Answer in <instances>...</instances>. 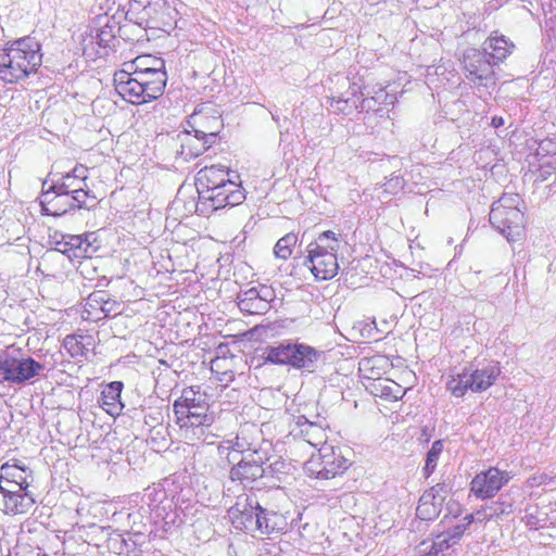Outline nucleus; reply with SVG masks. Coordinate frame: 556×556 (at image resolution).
<instances>
[{
	"label": "nucleus",
	"instance_id": "nucleus-1",
	"mask_svg": "<svg viewBox=\"0 0 556 556\" xmlns=\"http://www.w3.org/2000/svg\"><path fill=\"white\" fill-rule=\"evenodd\" d=\"M132 73L119 71L114 74L116 92L132 104L156 100L164 93L167 81L165 62L152 55L138 56Z\"/></svg>",
	"mask_w": 556,
	"mask_h": 556
},
{
	"label": "nucleus",
	"instance_id": "nucleus-2",
	"mask_svg": "<svg viewBox=\"0 0 556 556\" xmlns=\"http://www.w3.org/2000/svg\"><path fill=\"white\" fill-rule=\"evenodd\" d=\"M41 62L40 43L30 36L20 38L0 52V78L16 83L36 72Z\"/></svg>",
	"mask_w": 556,
	"mask_h": 556
},
{
	"label": "nucleus",
	"instance_id": "nucleus-3",
	"mask_svg": "<svg viewBox=\"0 0 556 556\" xmlns=\"http://www.w3.org/2000/svg\"><path fill=\"white\" fill-rule=\"evenodd\" d=\"M324 351L306 343L283 341L278 345H269L264 350V359L275 365H288L303 372L317 371L324 362Z\"/></svg>",
	"mask_w": 556,
	"mask_h": 556
},
{
	"label": "nucleus",
	"instance_id": "nucleus-4",
	"mask_svg": "<svg viewBox=\"0 0 556 556\" xmlns=\"http://www.w3.org/2000/svg\"><path fill=\"white\" fill-rule=\"evenodd\" d=\"M519 195L504 194L492 204L489 220L510 243L522 239L525 235V215L518 207Z\"/></svg>",
	"mask_w": 556,
	"mask_h": 556
},
{
	"label": "nucleus",
	"instance_id": "nucleus-5",
	"mask_svg": "<svg viewBox=\"0 0 556 556\" xmlns=\"http://www.w3.org/2000/svg\"><path fill=\"white\" fill-rule=\"evenodd\" d=\"M500 375L498 363L489 362L476 369H464L462 374L447 381L446 388L457 397L464 396L468 390L483 392L495 383Z\"/></svg>",
	"mask_w": 556,
	"mask_h": 556
},
{
	"label": "nucleus",
	"instance_id": "nucleus-6",
	"mask_svg": "<svg viewBox=\"0 0 556 556\" xmlns=\"http://www.w3.org/2000/svg\"><path fill=\"white\" fill-rule=\"evenodd\" d=\"M43 369V364L21 349L9 348L0 354V372L7 382L23 384L40 375Z\"/></svg>",
	"mask_w": 556,
	"mask_h": 556
},
{
	"label": "nucleus",
	"instance_id": "nucleus-7",
	"mask_svg": "<svg viewBox=\"0 0 556 556\" xmlns=\"http://www.w3.org/2000/svg\"><path fill=\"white\" fill-rule=\"evenodd\" d=\"M244 199L245 194L242 187L233 181L212 190L203 189L198 193V202H191V208H199L200 215H207L228 205H238Z\"/></svg>",
	"mask_w": 556,
	"mask_h": 556
},
{
	"label": "nucleus",
	"instance_id": "nucleus-8",
	"mask_svg": "<svg viewBox=\"0 0 556 556\" xmlns=\"http://www.w3.org/2000/svg\"><path fill=\"white\" fill-rule=\"evenodd\" d=\"M462 65L466 79L476 88L493 89L496 74L493 62L480 49L469 48L463 53Z\"/></svg>",
	"mask_w": 556,
	"mask_h": 556
},
{
	"label": "nucleus",
	"instance_id": "nucleus-9",
	"mask_svg": "<svg viewBox=\"0 0 556 556\" xmlns=\"http://www.w3.org/2000/svg\"><path fill=\"white\" fill-rule=\"evenodd\" d=\"M349 460L337 453L333 446L319 447L318 458H312L306 464V470L317 479H331L349 468Z\"/></svg>",
	"mask_w": 556,
	"mask_h": 556
},
{
	"label": "nucleus",
	"instance_id": "nucleus-10",
	"mask_svg": "<svg viewBox=\"0 0 556 556\" xmlns=\"http://www.w3.org/2000/svg\"><path fill=\"white\" fill-rule=\"evenodd\" d=\"M258 510H262V506L254 494H241L237 497L236 504L228 509V516L236 529L255 535Z\"/></svg>",
	"mask_w": 556,
	"mask_h": 556
},
{
	"label": "nucleus",
	"instance_id": "nucleus-11",
	"mask_svg": "<svg viewBox=\"0 0 556 556\" xmlns=\"http://www.w3.org/2000/svg\"><path fill=\"white\" fill-rule=\"evenodd\" d=\"M265 460H268L266 453L261 450H253L251 453L243 455L237 465L232 466L229 477L232 481H240L247 486L266 473Z\"/></svg>",
	"mask_w": 556,
	"mask_h": 556
},
{
	"label": "nucleus",
	"instance_id": "nucleus-12",
	"mask_svg": "<svg viewBox=\"0 0 556 556\" xmlns=\"http://www.w3.org/2000/svg\"><path fill=\"white\" fill-rule=\"evenodd\" d=\"M507 471L500 470L496 467H490L477 473L470 482V491L477 498L489 500L510 480Z\"/></svg>",
	"mask_w": 556,
	"mask_h": 556
},
{
	"label": "nucleus",
	"instance_id": "nucleus-13",
	"mask_svg": "<svg viewBox=\"0 0 556 556\" xmlns=\"http://www.w3.org/2000/svg\"><path fill=\"white\" fill-rule=\"evenodd\" d=\"M188 127L201 138L216 143L218 134L224 127L223 119L217 111L204 106L195 109L188 117Z\"/></svg>",
	"mask_w": 556,
	"mask_h": 556
},
{
	"label": "nucleus",
	"instance_id": "nucleus-14",
	"mask_svg": "<svg viewBox=\"0 0 556 556\" xmlns=\"http://www.w3.org/2000/svg\"><path fill=\"white\" fill-rule=\"evenodd\" d=\"M307 256L304 262L318 280H329L338 274L339 264L337 254L306 249Z\"/></svg>",
	"mask_w": 556,
	"mask_h": 556
},
{
	"label": "nucleus",
	"instance_id": "nucleus-15",
	"mask_svg": "<svg viewBox=\"0 0 556 556\" xmlns=\"http://www.w3.org/2000/svg\"><path fill=\"white\" fill-rule=\"evenodd\" d=\"M481 51L497 65L504 62L515 50V43L497 30L492 31L483 41Z\"/></svg>",
	"mask_w": 556,
	"mask_h": 556
},
{
	"label": "nucleus",
	"instance_id": "nucleus-16",
	"mask_svg": "<svg viewBox=\"0 0 556 556\" xmlns=\"http://www.w3.org/2000/svg\"><path fill=\"white\" fill-rule=\"evenodd\" d=\"M177 140L180 143V148L177 149L176 152L185 161L198 157L214 144L212 141L198 136V134L193 132L190 128L179 132Z\"/></svg>",
	"mask_w": 556,
	"mask_h": 556
},
{
	"label": "nucleus",
	"instance_id": "nucleus-17",
	"mask_svg": "<svg viewBox=\"0 0 556 556\" xmlns=\"http://www.w3.org/2000/svg\"><path fill=\"white\" fill-rule=\"evenodd\" d=\"M173 412L179 415L190 412H210L206 395L200 392V387L184 389L181 396L173 404Z\"/></svg>",
	"mask_w": 556,
	"mask_h": 556
},
{
	"label": "nucleus",
	"instance_id": "nucleus-18",
	"mask_svg": "<svg viewBox=\"0 0 556 556\" xmlns=\"http://www.w3.org/2000/svg\"><path fill=\"white\" fill-rule=\"evenodd\" d=\"M291 434L318 450L319 447L328 446L326 444L327 435L325 429L304 417L298 420L296 426L291 430Z\"/></svg>",
	"mask_w": 556,
	"mask_h": 556
},
{
	"label": "nucleus",
	"instance_id": "nucleus-19",
	"mask_svg": "<svg viewBox=\"0 0 556 556\" xmlns=\"http://www.w3.org/2000/svg\"><path fill=\"white\" fill-rule=\"evenodd\" d=\"M233 182L229 178V172L222 165L205 166L198 172L195 177L197 192L199 193L203 189H210Z\"/></svg>",
	"mask_w": 556,
	"mask_h": 556
},
{
	"label": "nucleus",
	"instance_id": "nucleus-20",
	"mask_svg": "<svg viewBox=\"0 0 556 556\" xmlns=\"http://www.w3.org/2000/svg\"><path fill=\"white\" fill-rule=\"evenodd\" d=\"M176 417V424L181 429H186V432L190 430L195 435L198 432L203 434V428L210 427L215 421V414L213 412H190L184 415L174 414ZM186 438H189L186 433Z\"/></svg>",
	"mask_w": 556,
	"mask_h": 556
},
{
	"label": "nucleus",
	"instance_id": "nucleus-21",
	"mask_svg": "<svg viewBox=\"0 0 556 556\" xmlns=\"http://www.w3.org/2000/svg\"><path fill=\"white\" fill-rule=\"evenodd\" d=\"M258 514L255 535L280 533L288 526L287 518L280 513L269 510L262 506V510H258Z\"/></svg>",
	"mask_w": 556,
	"mask_h": 556
},
{
	"label": "nucleus",
	"instance_id": "nucleus-22",
	"mask_svg": "<svg viewBox=\"0 0 556 556\" xmlns=\"http://www.w3.org/2000/svg\"><path fill=\"white\" fill-rule=\"evenodd\" d=\"M39 203L42 215L62 216L75 210V206L72 205L71 195H58L49 191H41Z\"/></svg>",
	"mask_w": 556,
	"mask_h": 556
},
{
	"label": "nucleus",
	"instance_id": "nucleus-23",
	"mask_svg": "<svg viewBox=\"0 0 556 556\" xmlns=\"http://www.w3.org/2000/svg\"><path fill=\"white\" fill-rule=\"evenodd\" d=\"M0 492L4 497V507L7 513L13 515L25 514L35 504V500L27 491H24L22 494L18 489H7L0 483Z\"/></svg>",
	"mask_w": 556,
	"mask_h": 556
},
{
	"label": "nucleus",
	"instance_id": "nucleus-24",
	"mask_svg": "<svg viewBox=\"0 0 556 556\" xmlns=\"http://www.w3.org/2000/svg\"><path fill=\"white\" fill-rule=\"evenodd\" d=\"M123 387V382L113 381L104 387L98 399L99 406L111 416L119 415L123 409L121 402Z\"/></svg>",
	"mask_w": 556,
	"mask_h": 556
},
{
	"label": "nucleus",
	"instance_id": "nucleus-25",
	"mask_svg": "<svg viewBox=\"0 0 556 556\" xmlns=\"http://www.w3.org/2000/svg\"><path fill=\"white\" fill-rule=\"evenodd\" d=\"M237 299L240 311L247 314H264L268 311L266 302H263L262 296L256 292V287L241 291Z\"/></svg>",
	"mask_w": 556,
	"mask_h": 556
},
{
	"label": "nucleus",
	"instance_id": "nucleus-26",
	"mask_svg": "<svg viewBox=\"0 0 556 556\" xmlns=\"http://www.w3.org/2000/svg\"><path fill=\"white\" fill-rule=\"evenodd\" d=\"M67 245L68 257H91L98 250V245L86 243V239L83 236L67 235Z\"/></svg>",
	"mask_w": 556,
	"mask_h": 556
},
{
	"label": "nucleus",
	"instance_id": "nucleus-27",
	"mask_svg": "<svg viewBox=\"0 0 556 556\" xmlns=\"http://www.w3.org/2000/svg\"><path fill=\"white\" fill-rule=\"evenodd\" d=\"M340 248V241L331 230L319 233L315 241L308 243L306 249L319 252L337 254Z\"/></svg>",
	"mask_w": 556,
	"mask_h": 556
},
{
	"label": "nucleus",
	"instance_id": "nucleus-28",
	"mask_svg": "<svg viewBox=\"0 0 556 556\" xmlns=\"http://www.w3.org/2000/svg\"><path fill=\"white\" fill-rule=\"evenodd\" d=\"M442 505L430 498L429 494H422L416 508V516L421 520H433L439 517Z\"/></svg>",
	"mask_w": 556,
	"mask_h": 556
},
{
	"label": "nucleus",
	"instance_id": "nucleus-29",
	"mask_svg": "<svg viewBox=\"0 0 556 556\" xmlns=\"http://www.w3.org/2000/svg\"><path fill=\"white\" fill-rule=\"evenodd\" d=\"M1 470L7 475L13 478L12 481L8 480V483H14L17 486L18 491H26L29 486V482L24 476L26 468L24 466L17 465H9L5 464L1 467Z\"/></svg>",
	"mask_w": 556,
	"mask_h": 556
},
{
	"label": "nucleus",
	"instance_id": "nucleus-30",
	"mask_svg": "<svg viewBox=\"0 0 556 556\" xmlns=\"http://www.w3.org/2000/svg\"><path fill=\"white\" fill-rule=\"evenodd\" d=\"M298 243V236L293 232H289L280 238L275 248L274 253L276 257L281 260H288L292 254V248Z\"/></svg>",
	"mask_w": 556,
	"mask_h": 556
},
{
	"label": "nucleus",
	"instance_id": "nucleus-31",
	"mask_svg": "<svg viewBox=\"0 0 556 556\" xmlns=\"http://www.w3.org/2000/svg\"><path fill=\"white\" fill-rule=\"evenodd\" d=\"M442 451H443V441L442 440L434 441L432 443L430 450L427 453L426 464L422 469L426 478H428L434 471Z\"/></svg>",
	"mask_w": 556,
	"mask_h": 556
},
{
	"label": "nucleus",
	"instance_id": "nucleus-32",
	"mask_svg": "<svg viewBox=\"0 0 556 556\" xmlns=\"http://www.w3.org/2000/svg\"><path fill=\"white\" fill-rule=\"evenodd\" d=\"M531 166L536 167L533 175L535 176V181L543 182L547 180L551 176L556 173V159H547L541 162L531 163Z\"/></svg>",
	"mask_w": 556,
	"mask_h": 556
},
{
	"label": "nucleus",
	"instance_id": "nucleus-33",
	"mask_svg": "<svg viewBox=\"0 0 556 556\" xmlns=\"http://www.w3.org/2000/svg\"><path fill=\"white\" fill-rule=\"evenodd\" d=\"M115 26H111L109 24H105L101 26L100 28L96 29V34H91L92 40L101 47V48H108L110 47L114 40H115Z\"/></svg>",
	"mask_w": 556,
	"mask_h": 556
},
{
	"label": "nucleus",
	"instance_id": "nucleus-34",
	"mask_svg": "<svg viewBox=\"0 0 556 556\" xmlns=\"http://www.w3.org/2000/svg\"><path fill=\"white\" fill-rule=\"evenodd\" d=\"M232 442V447L235 451L241 453V454H249L253 450H257L255 447V444L251 441H249V430L248 429H241Z\"/></svg>",
	"mask_w": 556,
	"mask_h": 556
},
{
	"label": "nucleus",
	"instance_id": "nucleus-35",
	"mask_svg": "<svg viewBox=\"0 0 556 556\" xmlns=\"http://www.w3.org/2000/svg\"><path fill=\"white\" fill-rule=\"evenodd\" d=\"M534 159L536 162L556 159V143L551 139L540 141L534 153Z\"/></svg>",
	"mask_w": 556,
	"mask_h": 556
},
{
	"label": "nucleus",
	"instance_id": "nucleus-36",
	"mask_svg": "<svg viewBox=\"0 0 556 556\" xmlns=\"http://www.w3.org/2000/svg\"><path fill=\"white\" fill-rule=\"evenodd\" d=\"M68 180H71V177L63 175L61 179L48 185V180L46 179L42 182V191L53 192L58 195H71V191H68Z\"/></svg>",
	"mask_w": 556,
	"mask_h": 556
},
{
	"label": "nucleus",
	"instance_id": "nucleus-37",
	"mask_svg": "<svg viewBox=\"0 0 556 556\" xmlns=\"http://www.w3.org/2000/svg\"><path fill=\"white\" fill-rule=\"evenodd\" d=\"M404 179L400 174L393 173L391 177L381 186L387 194H396L404 188Z\"/></svg>",
	"mask_w": 556,
	"mask_h": 556
},
{
	"label": "nucleus",
	"instance_id": "nucleus-38",
	"mask_svg": "<svg viewBox=\"0 0 556 556\" xmlns=\"http://www.w3.org/2000/svg\"><path fill=\"white\" fill-rule=\"evenodd\" d=\"M450 491L451 488L446 483H437L424 493L429 494L430 498L437 502V504L443 505Z\"/></svg>",
	"mask_w": 556,
	"mask_h": 556
},
{
	"label": "nucleus",
	"instance_id": "nucleus-39",
	"mask_svg": "<svg viewBox=\"0 0 556 556\" xmlns=\"http://www.w3.org/2000/svg\"><path fill=\"white\" fill-rule=\"evenodd\" d=\"M522 520L527 526L538 528L542 526V522L545 521V518H541L538 506H528L525 509V516Z\"/></svg>",
	"mask_w": 556,
	"mask_h": 556
},
{
	"label": "nucleus",
	"instance_id": "nucleus-40",
	"mask_svg": "<svg viewBox=\"0 0 556 556\" xmlns=\"http://www.w3.org/2000/svg\"><path fill=\"white\" fill-rule=\"evenodd\" d=\"M85 187L86 186L78 184L77 189L71 194L72 205L75 206V210L88 207L86 199L89 197V192L85 190Z\"/></svg>",
	"mask_w": 556,
	"mask_h": 556
},
{
	"label": "nucleus",
	"instance_id": "nucleus-41",
	"mask_svg": "<svg viewBox=\"0 0 556 556\" xmlns=\"http://www.w3.org/2000/svg\"><path fill=\"white\" fill-rule=\"evenodd\" d=\"M488 509L494 515V518H498L502 515H509L513 511V505L509 502L497 501L486 506Z\"/></svg>",
	"mask_w": 556,
	"mask_h": 556
},
{
	"label": "nucleus",
	"instance_id": "nucleus-42",
	"mask_svg": "<svg viewBox=\"0 0 556 556\" xmlns=\"http://www.w3.org/2000/svg\"><path fill=\"white\" fill-rule=\"evenodd\" d=\"M191 202H197V201L194 200V198H191L189 201L184 200L181 197V191H179L178 195L176 197V199L173 202V205H174L175 210H178L182 205L187 214H192V213L200 214L199 208H191Z\"/></svg>",
	"mask_w": 556,
	"mask_h": 556
},
{
	"label": "nucleus",
	"instance_id": "nucleus-43",
	"mask_svg": "<svg viewBox=\"0 0 556 556\" xmlns=\"http://www.w3.org/2000/svg\"><path fill=\"white\" fill-rule=\"evenodd\" d=\"M87 167L79 165L75 166L71 173H67L65 176H70L71 180H77L80 186H87Z\"/></svg>",
	"mask_w": 556,
	"mask_h": 556
},
{
	"label": "nucleus",
	"instance_id": "nucleus-44",
	"mask_svg": "<svg viewBox=\"0 0 556 556\" xmlns=\"http://www.w3.org/2000/svg\"><path fill=\"white\" fill-rule=\"evenodd\" d=\"M93 302L94 303H103V305L100 307L101 312L104 313V316H108L111 308L106 307L108 304H110L108 301H104L103 300V294L101 293H93L91 294L89 298H88V301H87V305H89L90 307H94L93 306Z\"/></svg>",
	"mask_w": 556,
	"mask_h": 556
},
{
	"label": "nucleus",
	"instance_id": "nucleus-45",
	"mask_svg": "<svg viewBox=\"0 0 556 556\" xmlns=\"http://www.w3.org/2000/svg\"><path fill=\"white\" fill-rule=\"evenodd\" d=\"M256 292L260 293V295L262 296V301L266 302L267 309H269L270 308V302L275 298L274 290L270 287H267V286L263 285V286L256 287Z\"/></svg>",
	"mask_w": 556,
	"mask_h": 556
},
{
	"label": "nucleus",
	"instance_id": "nucleus-46",
	"mask_svg": "<svg viewBox=\"0 0 556 556\" xmlns=\"http://www.w3.org/2000/svg\"><path fill=\"white\" fill-rule=\"evenodd\" d=\"M467 530V525H456L447 532V541H451L453 544L456 543Z\"/></svg>",
	"mask_w": 556,
	"mask_h": 556
},
{
	"label": "nucleus",
	"instance_id": "nucleus-47",
	"mask_svg": "<svg viewBox=\"0 0 556 556\" xmlns=\"http://www.w3.org/2000/svg\"><path fill=\"white\" fill-rule=\"evenodd\" d=\"M288 464L282 459H276L274 463H270L266 469V472H270L271 475L285 473Z\"/></svg>",
	"mask_w": 556,
	"mask_h": 556
},
{
	"label": "nucleus",
	"instance_id": "nucleus-48",
	"mask_svg": "<svg viewBox=\"0 0 556 556\" xmlns=\"http://www.w3.org/2000/svg\"><path fill=\"white\" fill-rule=\"evenodd\" d=\"M350 98H343V97H332L331 98V106L336 108L340 112H345L349 108Z\"/></svg>",
	"mask_w": 556,
	"mask_h": 556
},
{
	"label": "nucleus",
	"instance_id": "nucleus-49",
	"mask_svg": "<svg viewBox=\"0 0 556 556\" xmlns=\"http://www.w3.org/2000/svg\"><path fill=\"white\" fill-rule=\"evenodd\" d=\"M476 519L479 522H485L494 519V515L488 509V507H483L476 511Z\"/></svg>",
	"mask_w": 556,
	"mask_h": 556
},
{
	"label": "nucleus",
	"instance_id": "nucleus-50",
	"mask_svg": "<svg viewBox=\"0 0 556 556\" xmlns=\"http://www.w3.org/2000/svg\"><path fill=\"white\" fill-rule=\"evenodd\" d=\"M67 235H63L61 240L55 241V250L67 255Z\"/></svg>",
	"mask_w": 556,
	"mask_h": 556
},
{
	"label": "nucleus",
	"instance_id": "nucleus-51",
	"mask_svg": "<svg viewBox=\"0 0 556 556\" xmlns=\"http://www.w3.org/2000/svg\"><path fill=\"white\" fill-rule=\"evenodd\" d=\"M505 124V121L502 116H494L491 121V125L494 127V128H500L502 127L503 125Z\"/></svg>",
	"mask_w": 556,
	"mask_h": 556
},
{
	"label": "nucleus",
	"instance_id": "nucleus-52",
	"mask_svg": "<svg viewBox=\"0 0 556 556\" xmlns=\"http://www.w3.org/2000/svg\"><path fill=\"white\" fill-rule=\"evenodd\" d=\"M476 519V513L475 514H470V515H467L465 518H464V523L463 525H467V528L469 527V525H471Z\"/></svg>",
	"mask_w": 556,
	"mask_h": 556
},
{
	"label": "nucleus",
	"instance_id": "nucleus-53",
	"mask_svg": "<svg viewBox=\"0 0 556 556\" xmlns=\"http://www.w3.org/2000/svg\"><path fill=\"white\" fill-rule=\"evenodd\" d=\"M77 180H68V191H71V194L74 192L75 189H77Z\"/></svg>",
	"mask_w": 556,
	"mask_h": 556
},
{
	"label": "nucleus",
	"instance_id": "nucleus-54",
	"mask_svg": "<svg viewBox=\"0 0 556 556\" xmlns=\"http://www.w3.org/2000/svg\"><path fill=\"white\" fill-rule=\"evenodd\" d=\"M83 238L86 239V243H92L94 242V238H93V233H87L85 236H83Z\"/></svg>",
	"mask_w": 556,
	"mask_h": 556
},
{
	"label": "nucleus",
	"instance_id": "nucleus-55",
	"mask_svg": "<svg viewBox=\"0 0 556 556\" xmlns=\"http://www.w3.org/2000/svg\"><path fill=\"white\" fill-rule=\"evenodd\" d=\"M396 388H397L396 393L392 394V396H393V399H394V400H397V399H400V397L402 396V395H400V393H401L400 387H399V386H396Z\"/></svg>",
	"mask_w": 556,
	"mask_h": 556
},
{
	"label": "nucleus",
	"instance_id": "nucleus-56",
	"mask_svg": "<svg viewBox=\"0 0 556 556\" xmlns=\"http://www.w3.org/2000/svg\"><path fill=\"white\" fill-rule=\"evenodd\" d=\"M389 389H390V387H384L383 391H382V394L383 395H390Z\"/></svg>",
	"mask_w": 556,
	"mask_h": 556
},
{
	"label": "nucleus",
	"instance_id": "nucleus-57",
	"mask_svg": "<svg viewBox=\"0 0 556 556\" xmlns=\"http://www.w3.org/2000/svg\"><path fill=\"white\" fill-rule=\"evenodd\" d=\"M140 66H142V67L151 66V63H143V64H140Z\"/></svg>",
	"mask_w": 556,
	"mask_h": 556
},
{
	"label": "nucleus",
	"instance_id": "nucleus-58",
	"mask_svg": "<svg viewBox=\"0 0 556 556\" xmlns=\"http://www.w3.org/2000/svg\"><path fill=\"white\" fill-rule=\"evenodd\" d=\"M271 117L275 122H278V117L275 114H271Z\"/></svg>",
	"mask_w": 556,
	"mask_h": 556
}]
</instances>
